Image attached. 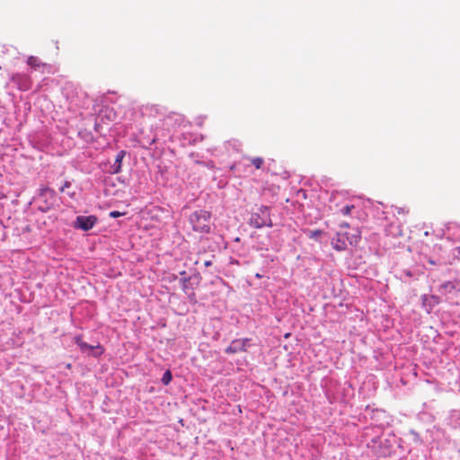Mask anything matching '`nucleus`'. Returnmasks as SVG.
<instances>
[{"label":"nucleus","instance_id":"obj_1","mask_svg":"<svg viewBox=\"0 0 460 460\" xmlns=\"http://www.w3.org/2000/svg\"><path fill=\"white\" fill-rule=\"evenodd\" d=\"M360 238V232L358 229H350L349 225L344 223L341 225L336 236L332 238V244L335 250L344 251L349 246L357 245Z\"/></svg>","mask_w":460,"mask_h":460},{"label":"nucleus","instance_id":"obj_22","mask_svg":"<svg viewBox=\"0 0 460 460\" xmlns=\"http://www.w3.org/2000/svg\"><path fill=\"white\" fill-rule=\"evenodd\" d=\"M211 265V261H205V266H210Z\"/></svg>","mask_w":460,"mask_h":460},{"label":"nucleus","instance_id":"obj_5","mask_svg":"<svg viewBox=\"0 0 460 460\" xmlns=\"http://www.w3.org/2000/svg\"><path fill=\"white\" fill-rule=\"evenodd\" d=\"M251 346V339H235L232 341L230 345L226 349V353L235 354L238 352L247 351V349Z\"/></svg>","mask_w":460,"mask_h":460},{"label":"nucleus","instance_id":"obj_14","mask_svg":"<svg viewBox=\"0 0 460 460\" xmlns=\"http://www.w3.org/2000/svg\"><path fill=\"white\" fill-rule=\"evenodd\" d=\"M172 379V375L171 373L170 370H166L164 375H163V377H162V382L164 385H167L171 383Z\"/></svg>","mask_w":460,"mask_h":460},{"label":"nucleus","instance_id":"obj_20","mask_svg":"<svg viewBox=\"0 0 460 460\" xmlns=\"http://www.w3.org/2000/svg\"><path fill=\"white\" fill-rule=\"evenodd\" d=\"M321 234H322V232L320 230H316V231L311 233V237L317 236Z\"/></svg>","mask_w":460,"mask_h":460},{"label":"nucleus","instance_id":"obj_2","mask_svg":"<svg viewBox=\"0 0 460 460\" xmlns=\"http://www.w3.org/2000/svg\"><path fill=\"white\" fill-rule=\"evenodd\" d=\"M211 214L206 210H198L190 216L192 229L201 234H208L211 229Z\"/></svg>","mask_w":460,"mask_h":460},{"label":"nucleus","instance_id":"obj_21","mask_svg":"<svg viewBox=\"0 0 460 460\" xmlns=\"http://www.w3.org/2000/svg\"><path fill=\"white\" fill-rule=\"evenodd\" d=\"M19 88L25 91V90H27L29 88V86L28 85H23V86H19Z\"/></svg>","mask_w":460,"mask_h":460},{"label":"nucleus","instance_id":"obj_9","mask_svg":"<svg viewBox=\"0 0 460 460\" xmlns=\"http://www.w3.org/2000/svg\"><path fill=\"white\" fill-rule=\"evenodd\" d=\"M439 291L444 295L452 294L454 292L459 293L460 286L456 281H447L439 287Z\"/></svg>","mask_w":460,"mask_h":460},{"label":"nucleus","instance_id":"obj_7","mask_svg":"<svg viewBox=\"0 0 460 460\" xmlns=\"http://www.w3.org/2000/svg\"><path fill=\"white\" fill-rule=\"evenodd\" d=\"M96 221H97V219L93 216H89V217L79 216L76 217L75 226L82 230L87 231L93 227Z\"/></svg>","mask_w":460,"mask_h":460},{"label":"nucleus","instance_id":"obj_3","mask_svg":"<svg viewBox=\"0 0 460 460\" xmlns=\"http://www.w3.org/2000/svg\"><path fill=\"white\" fill-rule=\"evenodd\" d=\"M250 226L255 228H261L263 226H272V220L270 218V213L269 207L261 206L257 211L252 213Z\"/></svg>","mask_w":460,"mask_h":460},{"label":"nucleus","instance_id":"obj_23","mask_svg":"<svg viewBox=\"0 0 460 460\" xmlns=\"http://www.w3.org/2000/svg\"><path fill=\"white\" fill-rule=\"evenodd\" d=\"M97 349H100L99 354H102V351H103V349H102V347H99V346H98V347H97Z\"/></svg>","mask_w":460,"mask_h":460},{"label":"nucleus","instance_id":"obj_18","mask_svg":"<svg viewBox=\"0 0 460 460\" xmlns=\"http://www.w3.org/2000/svg\"><path fill=\"white\" fill-rule=\"evenodd\" d=\"M395 209L397 210L398 214H404V213H408L409 212L408 210H405L402 208H395Z\"/></svg>","mask_w":460,"mask_h":460},{"label":"nucleus","instance_id":"obj_6","mask_svg":"<svg viewBox=\"0 0 460 460\" xmlns=\"http://www.w3.org/2000/svg\"><path fill=\"white\" fill-rule=\"evenodd\" d=\"M164 121L167 129H174L183 125L185 118L182 114L172 112L164 118Z\"/></svg>","mask_w":460,"mask_h":460},{"label":"nucleus","instance_id":"obj_8","mask_svg":"<svg viewBox=\"0 0 460 460\" xmlns=\"http://www.w3.org/2000/svg\"><path fill=\"white\" fill-rule=\"evenodd\" d=\"M27 64L34 70L41 72H49L50 66L47 63L41 62L39 58L31 56L27 59Z\"/></svg>","mask_w":460,"mask_h":460},{"label":"nucleus","instance_id":"obj_16","mask_svg":"<svg viewBox=\"0 0 460 460\" xmlns=\"http://www.w3.org/2000/svg\"><path fill=\"white\" fill-rule=\"evenodd\" d=\"M22 79L28 80V77L26 75H19V74L12 76V81L15 82V83H18Z\"/></svg>","mask_w":460,"mask_h":460},{"label":"nucleus","instance_id":"obj_4","mask_svg":"<svg viewBox=\"0 0 460 460\" xmlns=\"http://www.w3.org/2000/svg\"><path fill=\"white\" fill-rule=\"evenodd\" d=\"M55 191L49 188H42L40 190L38 202L40 203L39 208L43 211H49L55 204Z\"/></svg>","mask_w":460,"mask_h":460},{"label":"nucleus","instance_id":"obj_13","mask_svg":"<svg viewBox=\"0 0 460 460\" xmlns=\"http://www.w3.org/2000/svg\"><path fill=\"white\" fill-rule=\"evenodd\" d=\"M251 163L256 169H261L264 164V160L261 157H253L251 159Z\"/></svg>","mask_w":460,"mask_h":460},{"label":"nucleus","instance_id":"obj_10","mask_svg":"<svg viewBox=\"0 0 460 460\" xmlns=\"http://www.w3.org/2000/svg\"><path fill=\"white\" fill-rule=\"evenodd\" d=\"M126 155V152L124 150L119 151L115 158L114 164L111 165V172L119 173L121 171L122 160Z\"/></svg>","mask_w":460,"mask_h":460},{"label":"nucleus","instance_id":"obj_17","mask_svg":"<svg viewBox=\"0 0 460 460\" xmlns=\"http://www.w3.org/2000/svg\"><path fill=\"white\" fill-rule=\"evenodd\" d=\"M122 215H123V214H122V213H120V212H119V211H111V212L110 213V216H111V217H114V218L119 217H120V216H122Z\"/></svg>","mask_w":460,"mask_h":460},{"label":"nucleus","instance_id":"obj_11","mask_svg":"<svg viewBox=\"0 0 460 460\" xmlns=\"http://www.w3.org/2000/svg\"><path fill=\"white\" fill-rule=\"evenodd\" d=\"M422 303L424 305L429 303V305L430 306H434V305H438L440 303V298H439V296H435V295H431V296L424 295V296H422Z\"/></svg>","mask_w":460,"mask_h":460},{"label":"nucleus","instance_id":"obj_12","mask_svg":"<svg viewBox=\"0 0 460 460\" xmlns=\"http://www.w3.org/2000/svg\"><path fill=\"white\" fill-rule=\"evenodd\" d=\"M75 343L80 347L82 351H85L86 349H94L93 346H91V345L87 344L86 342H84L81 336L75 337Z\"/></svg>","mask_w":460,"mask_h":460},{"label":"nucleus","instance_id":"obj_15","mask_svg":"<svg viewBox=\"0 0 460 460\" xmlns=\"http://www.w3.org/2000/svg\"><path fill=\"white\" fill-rule=\"evenodd\" d=\"M352 208H354L353 205H348L345 206L341 211L344 216H348L350 214Z\"/></svg>","mask_w":460,"mask_h":460},{"label":"nucleus","instance_id":"obj_19","mask_svg":"<svg viewBox=\"0 0 460 460\" xmlns=\"http://www.w3.org/2000/svg\"><path fill=\"white\" fill-rule=\"evenodd\" d=\"M70 186V182L69 181H66L63 185V187H61L60 189V191H64L65 190V188H68Z\"/></svg>","mask_w":460,"mask_h":460}]
</instances>
